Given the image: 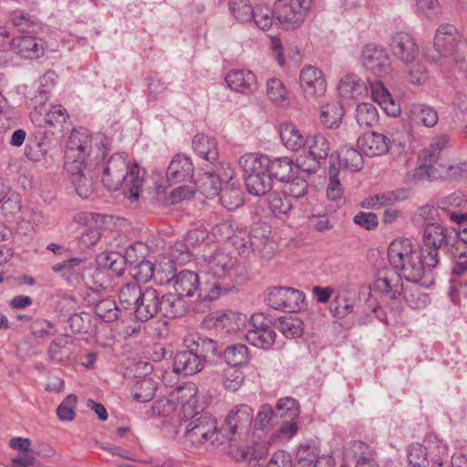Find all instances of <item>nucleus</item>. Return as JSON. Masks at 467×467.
Here are the masks:
<instances>
[{"instance_id":"obj_32","label":"nucleus","mask_w":467,"mask_h":467,"mask_svg":"<svg viewBox=\"0 0 467 467\" xmlns=\"http://www.w3.org/2000/svg\"><path fill=\"white\" fill-rule=\"evenodd\" d=\"M230 259L223 252H215L214 254L204 256L201 266L205 273L211 275L214 278H222L225 276L228 269Z\"/></svg>"},{"instance_id":"obj_60","label":"nucleus","mask_w":467,"mask_h":467,"mask_svg":"<svg viewBox=\"0 0 467 467\" xmlns=\"http://www.w3.org/2000/svg\"><path fill=\"white\" fill-rule=\"evenodd\" d=\"M465 203L466 198L462 192H454L447 196L439 198L436 202L437 207L446 212L449 217L451 212H455V209L462 207Z\"/></svg>"},{"instance_id":"obj_44","label":"nucleus","mask_w":467,"mask_h":467,"mask_svg":"<svg viewBox=\"0 0 467 467\" xmlns=\"http://www.w3.org/2000/svg\"><path fill=\"white\" fill-rule=\"evenodd\" d=\"M344 116L342 106L338 103H328L322 107L320 112V122L327 129L337 128Z\"/></svg>"},{"instance_id":"obj_34","label":"nucleus","mask_w":467,"mask_h":467,"mask_svg":"<svg viewBox=\"0 0 467 467\" xmlns=\"http://www.w3.org/2000/svg\"><path fill=\"white\" fill-rule=\"evenodd\" d=\"M194 151L212 164L217 161L219 154L217 144L213 138L204 134H197L192 140Z\"/></svg>"},{"instance_id":"obj_3","label":"nucleus","mask_w":467,"mask_h":467,"mask_svg":"<svg viewBox=\"0 0 467 467\" xmlns=\"http://www.w3.org/2000/svg\"><path fill=\"white\" fill-rule=\"evenodd\" d=\"M172 285L175 293L182 297L197 296L192 306V310L197 313L206 312L211 302L218 298L223 291L218 282L202 284L196 272L186 269L178 272Z\"/></svg>"},{"instance_id":"obj_5","label":"nucleus","mask_w":467,"mask_h":467,"mask_svg":"<svg viewBox=\"0 0 467 467\" xmlns=\"http://www.w3.org/2000/svg\"><path fill=\"white\" fill-rule=\"evenodd\" d=\"M455 235L451 229L439 223H426L421 229L419 250L423 262L428 266H438L441 261L440 251L448 249Z\"/></svg>"},{"instance_id":"obj_43","label":"nucleus","mask_w":467,"mask_h":467,"mask_svg":"<svg viewBox=\"0 0 467 467\" xmlns=\"http://www.w3.org/2000/svg\"><path fill=\"white\" fill-rule=\"evenodd\" d=\"M223 358L228 366L241 367L250 360L248 348L243 344L228 346L223 351Z\"/></svg>"},{"instance_id":"obj_37","label":"nucleus","mask_w":467,"mask_h":467,"mask_svg":"<svg viewBox=\"0 0 467 467\" xmlns=\"http://www.w3.org/2000/svg\"><path fill=\"white\" fill-rule=\"evenodd\" d=\"M280 139L285 148L292 151L300 150L306 143V139L298 128L292 123H285L281 126Z\"/></svg>"},{"instance_id":"obj_20","label":"nucleus","mask_w":467,"mask_h":467,"mask_svg":"<svg viewBox=\"0 0 467 467\" xmlns=\"http://www.w3.org/2000/svg\"><path fill=\"white\" fill-rule=\"evenodd\" d=\"M225 81L232 90L246 96L254 94L258 89L256 76L250 70H231L226 74Z\"/></svg>"},{"instance_id":"obj_64","label":"nucleus","mask_w":467,"mask_h":467,"mask_svg":"<svg viewBox=\"0 0 467 467\" xmlns=\"http://www.w3.org/2000/svg\"><path fill=\"white\" fill-rule=\"evenodd\" d=\"M244 374L237 367L228 366L223 372V385L230 391L237 390L244 382Z\"/></svg>"},{"instance_id":"obj_57","label":"nucleus","mask_w":467,"mask_h":467,"mask_svg":"<svg viewBox=\"0 0 467 467\" xmlns=\"http://www.w3.org/2000/svg\"><path fill=\"white\" fill-rule=\"evenodd\" d=\"M276 20L275 9L265 5H257L253 12L252 21L262 30L269 29Z\"/></svg>"},{"instance_id":"obj_23","label":"nucleus","mask_w":467,"mask_h":467,"mask_svg":"<svg viewBox=\"0 0 467 467\" xmlns=\"http://www.w3.org/2000/svg\"><path fill=\"white\" fill-rule=\"evenodd\" d=\"M436 266H428L421 257V253H416L410 257L402 261L400 265L394 266L395 270H400L399 275L408 282L418 284L422 276L431 272Z\"/></svg>"},{"instance_id":"obj_2","label":"nucleus","mask_w":467,"mask_h":467,"mask_svg":"<svg viewBox=\"0 0 467 467\" xmlns=\"http://www.w3.org/2000/svg\"><path fill=\"white\" fill-rule=\"evenodd\" d=\"M106 140L102 135L92 136L87 129H74L66 147V162L74 161L86 170H97L106 155Z\"/></svg>"},{"instance_id":"obj_59","label":"nucleus","mask_w":467,"mask_h":467,"mask_svg":"<svg viewBox=\"0 0 467 467\" xmlns=\"http://www.w3.org/2000/svg\"><path fill=\"white\" fill-rule=\"evenodd\" d=\"M339 168L337 167L336 162H331L328 178L329 182L327 187V196L332 201H338L343 195V187L338 179Z\"/></svg>"},{"instance_id":"obj_25","label":"nucleus","mask_w":467,"mask_h":467,"mask_svg":"<svg viewBox=\"0 0 467 467\" xmlns=\"http://www.w3.org/2000/svg\"><path fill=\"white\" fill-rule=\"evenodd\" d=\"M337 92L344 100H354L368 94V82L350 73L342 77L337 84Z\"/></svg>"},{"instance_id":"obj_29","label":"nucleus","mask_w":467,"mask_h":467,"mask_svg":"<svg viewBox=\"0 0 467 467\" xmlns=\"http://www.w3.org/2000/svg\"><path fill=\"white\" fill-rule=\"evenodd\" d=\"M189 310V306L177 293H167L160 297L159 312L167 318H178L184 316Z\"/></svg>"},{"instance_id":"obj_1","label":"nucleus","mask_w":467,"mask_h":467,"mask_svg":"<svg viewBox=\"0 0 467 467\" xmlns=\"http://www.w3.org/2000/svg\"><path fill=\"white\" fill-rule=\"evenodd\" d=\"M101 182L109 191L121 189L130 204H137L144 184L145 171L138 164H129L122 154L116 153L107 162H99Z\"/></svg>"},{"instance_id":"obj_55","label":"nucleus","mask_w":467,"mask_h":467,"mask_svg":"<svg viewBox=\"0 0 467 467\" xmlns=\"http://www.w3.org/2000/svg\"><path fill=\"white\" fill-rule=\"evenodd\" d=\"M268 203L271 212L276 216L285 215L293 208L290 197L282 192L270 193L268 196Z\"/></svg>"},{"instance_id":"obj_22","label":"nucleus","mask_w":467,"mask_h":467,"mask_svg":"<svg viewBox=\"0 0 467 467\" xmlns=\"http://www.w3.org/2000/svg\"><path fill=\"white\" fill-rule=\"evenodd\" d=\"M357 143L363 154L368 157H376L384 155L389 151L390 140L382 133L370 131L360 136Z\"/></svg>"},{"instance_id":"obj_19","label":"nucleus","mask_w":467,"mask_h":467,"mask_svg":"<svg viewBox=\"0 0 467 467\" xmlns=\"http://www.w3.org/2000/svg\"><path fill=\"white\" fill-rule=\"evenodd\" d=\"M140 298H139L131 314L140 322H146L159 313L160 295L152 287H147L141 290Z\"/></svg>"},{"instance_id":"obj_4","label":"nucleus","mask_w":467,"mask_h":467,"mask_svg":"<svg viewBox=\"0 0 467 467\" xmlns=\"http://www.w3.org/2000/svg\"><path fill=\"white\" fill-rule=\"evenodd\" d=\"M433 47L436 54L429 56L432 61L451 57L460 71L467 72V40L462 39L451 24H441L436 30Z\"/></svg>"},{"instance_id":"obj_28","label":"nucleus","mask_w":467,"mask_h":467,"mask_svg":"<svg viewBox=\"0 0 467 467\" xmlns=\"http://www.w3.org/2000/svg\"><path fill=\"white\" fill-rule=\"evenodd\" d=\"M446 253L454 262L451 268L453 275L461 276L467 272V240L455 235Z\"/></svg>"},{"instance_id":"obj_61","label":"nucleus","mask_w":467,"mask_h":467,"mask_svg":"<svg viewBox=\"0 0 467 467\" xmlns=\"http://www.w3.org/2000/svg\"><path fill=\"white\" fill-rule=\"evenodd\" d=\"M436 171L437 170L433 165L420 162L416 169L406 173L405 182L409 184H417L425 180L433 178Z\"/></svg>"},{"instance_id":"obj_51","label":"nucleus","mask_w":467,"mask_h":467,"mask_svg":"<svg viewBox=\"0 0 467 467\" xmlns=\"http://www.w3.org/2000/svg\"><path fill=\"white\" fill-rule=\"evenodd\" d=\"M279 331L287 338L299 337L303 333V323L294 316L281 317L277 319Z\"/></svg>"},{"instance_id":"obj_26","label":"nucleus","mask_w":467,"mask_h":467,"mask_svg":"<svg viewBox=\"0 0 467 467\" xmlns=\"http://www.w3.org/2000/svg\"><path fill=\"white\" fill-rule=\"evenodd\" d=\"M87 259L73 257L60 264L55 265L52 269L67 283L76 285L84 279L83 272L87 267Z\"/></svg>"},{"instance_id":"obj_40","label":"nucleus","mask_w":467,"mask_h":467,"mask_svg":"<svg viewBox=\"0 0 467 467\" xmlns=\"http://www.w3.org/2000/svg\"><path fill=\"white\" fill-rule=\"evenodd\" d=\"M177 274L176 263L171 259L163 258L154 266L153 280L155 284L164 286L173 284Z\"/></svg>"},{"instance_id":"obj_14","label":"nucleus","mask_w":467,"mask_h":467,"mask_svg":"<svg viewBox=\"0 0 467 467\" xmlns=\"http://www.w3.org/2000/svg\"><path fill=\"white\" fill-rule=\"evenodd\" d=\"M300 87L306 99L323 96L327 90L323 72L316 67L305 66L300 73Z\"/></svg>"},{"instance_id":"obj_15","label":"nucleus","mask_w":467,"mask_h":467,"mask_svg":"<svg viewBox=\"0 0 467 467\" xmlns=\"http://www.w3.org/2000/svg\"><path fill=\"white\" fill-rule=\"evenodd\" d=\"M374 290L389 299L398 298L403 292L400 275L394 269L383 268L377 274L373 284Z\"/></svg>"},{"instance_id":"obj_11","label":"nucleus","mask_w":467,"mask_h":467,"mask_svg":"<svg viewBox=\"0 0 467 467\" xmlns=\"http://www.w3.org/2000/svg\"><path fill=\"white\" fill-rule=\"evenodd\" d=\"M250 321L252 328L246 333V340L258 348L269 349L275 341L274 329L265 321L262 314L253 315Z\"/></svg>"},{"instance_id":"obj_36","label":"nucleus","mask_w":467,"mask_h":467,"mask_svg":"<svg viewBox=\"0 0 467 467\" xmlns=\"http://www.w3.org/2000/svg\"><path fill=\"white\" fill-rule=\"evenodd\" d=\"M416 254L411 242L407 238L394 240L389 246L388 257L390 265L399 266L405 259Z\"/></svg>"},{"instance_id":"obj_13","label":"nucleus","mask_w":467,"mask_h":467,"mask_svg":"<svg viewBox=\"0 0 467 467\" xmlns=\"http://www.w3.org/2000/svg\"><path fill=\"white\" fill-rule=\"evenodd\" d=\"M65 170L78 195L88 199L95 190L93 176L89 174L92 170H86L85 166L74 161L65 162Z\"/></svg>"},{"instance_id":"obj_7","label":"nucleus","mask_w":467,"mask_h":467,"mask_svg":"<svg viewBox=\"0 0 467 467\" xmlns=\"http://www.w3.org/2000/svg\"><path fill=\"white\" fill-rule=\"evenodd\" d=\"M312 0H276L275 14L277 23L285 30L299 27L311 8Z\"/></svg>"},{"instance_id":"obj_27","label":"nucleus","mask_w":467,"mask_h":467,"mask_svg":"<svg viewBox=\"0 0 467 467\" xmlns=\"http://www.w3.org/2000/svg\"><path fill=\"white\" fill-rule=\"evenodd\" d=\"M253 409L246 404H241L230 411L225 425L231 434L247 431L253 422Z\"/></svg>"},{"instance_id":"obj_21","label":"nucleus","mask_w":467,"mask_h":467,"mask_svg":"<svg viewBox=\"0 0 467 467\" xmlns=\"http://www.w3.org/2000/svg\"><path fill=\"white\" fill-rule=\"evenodd\" d=\"M194 166L190 157L177 154L171 161L166 177L170 184L191 182L193 178Z\"/></svg>"},{"instance_id":"obj_46","label":"nucleus","mask_w":467,"mask_h":467,"mask_svg":"<svg viewBox=\"0 0 467 467\" xmlns=\"http://www.w3.org/2000/svg\"><path fill=\"white\" fill-rule=\"evenodd\" d=\"M219 196L222 205L227 210H235L244 203L242 191L231 183H225Z\"/></svg>"},{"instance_id":"obj_49","label":"nucleus","mask_w":467,"mask_h":467,"mask_svg":"<svg viewBox=\"0 0 467 467\" xmlns=\"http://www.w3.org/2000/svg\"><path fill=\"white\" fill-rule=\"evenodd\" d=\"M356 120L360 127H373L379 121L377 108L371 103L358 104L356 109Z\"/></svg>"},{"instance_id":"obj_45","label":"nucleus","mask_w":467,"mask_h":467,"mask_svg":"<svg viewBox=\"0 0 467 467\" xmlns=\"http://www.w3.org/2000/svg\"><path fill=\"white\" fill-rule=\"evenodd\" d=\"M156 389L157 387L152 379L143 378L135 382L131 393L136 401L149 402L154 398Z\"/></svg>"},{"instance_id":"obj_54","label":"nucleus","mask_w":467,"mask_h":467,"mask_svg":"<svg viewBox=\"0 0 467 467\" xmlns=\"http://www.w3.org/2000/svg\"><path fill=\"white\" fill-rule=\"evenodd\" d=\"M229 10L234 19L240 23L252 22L254 9L248 0H230Z\"/></svg>"},{"instance_id":"obj_50","label":"nucleus","mask_w":467,"mask_h":467,"mask_svg":"<svg viewBox=\"0 0 467 467\" xmlns=\"http://www.w3.org/2000/svg\"><path fill=\"white\" fill-rule=\"evenodd\" d=\"M121 311L116 302L109 298L101 299L95 305V313L105 322L117 320Z\"/></svg>"},{"instance_id":"obj_10","label":"nucleus","mask_w":467,"mask_h":467,"mask_svg":"<svg viewBox=\"0 0 467 467\" xmlns=\"http://www.w3.org/2000/svg\"><path fill=\"white\" fill-rule=\"evenodd\" d=\"M217 429L216 420L208 413H195L186 426L185 435L193 444L210 441Z\"/></svg>"},{"instance_id":"obj_18","label":"nucleus","mask_w":467,"mask_h":467,"mask_svg":"<svg viewBox=\"0 0 467 467\" xmlns=\"http://www.w3.org/2000/svg\"><path fill=\"white\" fill-rule=\"evenodd\" d=\"M74 222L86 227L81 233L80 242L86 245H93L100 239L102 217L99 213H79L74 217Z\"/></svg>"},{"instance_id":"obj_8","label":"nucleus","mask_w":467,"mask_h":467,"mask_svg":"<svg viewBox=\"0 0 467 467\" xmlns=\"http://www.w3.org/2000/svg\"><path fill=\"white\" fill-rule=\"evenodd\" d=\"M304 300L302 291L285 286L271 287L265 296V302L270 307L290 313L300 310Z\"/></svg>"},{"instance_id":"obj_58","label":"nucleus","mask_w":467,"mask_h":467,"mask_svg":"<svg viewBox=\"0 0 467 467\" xmlns=\"http://www.w3.org/2000/svg\"><path fill=\"white\" fill-rule=\"evenodd\" d=\"M70 337L68 335H60L55 338L48 348L47 355L51 360L62 361L68 356L67 345L70 343Z\"/></svg>"},{"instance_id":"obj_48","label":"nucleus","mask_w":467,"mask_h":467,"mask_svg":"<svg viewBox=\"0 0 467 467\" xmlns=\"http://www.w3.org/2000/svg\"><path fill=\"white\" fill-rule=\"evenodd\" d=\"M403 294L406 304L411 309H422L431 303L429 295L424 293L421 287L415 285L411 287H406L403 290Z\"/></svg>"},{"instance_id":"obj_63","label":"nucleus","mask_w":467,"mask_h":467,"mask_svg":"<svg viewBox=\"0 0 467 467\" xmlns=\"http://www.w3.org/2000/svg\"><path fill=\"white\" fill-rule=\"evenodd\" d=\"M266 94L271 100L284 104L287 100V92L284 83L277 78H272L266 82Z\"/></svg>"},{"instance_id":"obj_6","label":"nucleus","mask_w":467,"mask_h":467,"mask_svg":"<svg viewBox=\"0 0 467 467\" xmlns=\"http://www.w3.org/2000/svg\"><path fill=\"white\" fill-rule=\"evenodd\" d=\"M267 163L268 157L263 154L249 153L240 158L239 164L243 170L245 186L250 194L263 196L272 189L273 178L267 172Z\"/></svg>"},{"instance_id":"obj_42","label":"nucleus","mask_w":467,"mask_h":467,"mask_svg":"<svg viewBox=\"0 0 467 467\" xmlns=\"http://www.w3.org/2000/svg\"><path fill=\"white\" fill-rule=\"evenodd\" d=\"M337 167L340 169L343 166L346 169L353 171H360L363 167L362 152L358 150L349 147H343L339 152H337Z\"/></svg>"},{"instance_id":"obj_38","label":"nucleus","mask_w":467,"mask_h":467,"mask_svg":"<svg viewBox=\"0 0 467 467\" xmlns=\"http://www.w3.org/2000/svg\"><path fill=\"white\" fill-rule=\"evenodd\" d=\"M10 21L21 33V35L36 34L40 29L38 20L29 13L23 10H16L10 14Z\"/></svg>"},{"instance_id":"obj_52","label":"nucleus","mask_w":467,"mask_h":467,"mask_svg":"<svg viewBox=\"0 0 467 467\" xmlns=\"http://www.w3.org/2000/svg\"><path fill=\"white\" fill-rule=\"evenodd\" d=\"M222 188L221 180L215 174L214 171H207L203 173L200 185L201 192L203 195L207 198H214L219 195Z\"/></svg>"},{"instance_id":"obj_35","label":"nucleus","mask_w":467,"mask_h":467,"mask_svg":"<svg viewBox=\"0 0 467 467\" xmlns=\"http://www.w3.org/2000/svg\"><path fill=\"white\" fill-rule=\"evenodd\" d=\"M229 454L236 461H258L266 454V448L264 444L254 446L238 445L230 440Z\"/></svg>"},{"instance_id":"obj_62","label":"nucleus","mask_w":467,"mask_h":467,"mask_svg":"<svg viewBox=\"0 0 467 467\" xmlns=\"http://www.w3.org/2000/svg\"><path fill=\"white\" fill-rule=\"evenodd\" d=\"M277 414L268 404L261 407L254 420V428L256 430L268 431L274 424H275Z\"/></svg>"},{"instance_id":"obj_31","label":"nucleus","mask_w":467,"mask_h":467,"mask_svg":"<svg viewBox=\"0 0 467 467\" xmlns=\"http://www.w3.org/2000/svg\"><path fill=\"white\" fill-rule=\"evenodd\" d=\"M266 170L273 179L275 178L280 182H288L296 173H299L302 168L301 163L296 165L291 159L284 157L275 158L272 161L268 159Z\"/></svg>"},{"instance_id":"obj_41","label":"nucleus","mask_w":467,"mask_h":467,"mask_svg":"<svg viewBox=\"0 0 467 467\" xmlns=\"http://www.w3.org/2000/svg\"><path fill=\"white\" fill-rule=\"evenodd\" d=\"M141 293V288L136 282L123 285L119 292V302L121 310L132 313Z\"/></svg>"},{"instance_id":"obj_16","label":"nucleus","mask_w":467,"mask_h":467,"mask_svg":"<svg viewBox=\"0 0 467 467\" xmlns=\"http://www.w3.org/2000/svg\"><path fill=\"white\" fill-rule=\"evenodd\" d=\"M36 35L26 34L14 37L10 42L12 50L26 59L41 57L45 54L46 45L45 41Z\"/></svg>"},{"instance_id":"obj_56","label":"nucleus","mask_w":467,"mask_h":467,"mask_svg":"<svg viewBox=\"0 0 467 467\" xmlns=\"http://www.w3.org/2000/svg\"><path fill=\"white\" fill-rule=\"evenodd\" d=\"M277 418L295 420L299 415L298 402L292 398L280 399L275 405Z\"/></svg>"},{"instance_id":"obj_9","label":"nucleus","mask_w":467,"mask_h":467,"mask_svg":"<svg viewBox=\"0 0 467 467\" xmlns=\"http://www.w3.org/2000/svg\"><path fill=\"white\" fill-rule=\"evenodd\" d=\"M361 64L377 77H385L391 71V62L386 49L376 44H368L363 47Z\"/></svg>"},{"instance_id":"obj_24","label":"nucleus","mask_w":467,"mask_h":467,"mask_svg":"<svg viewBox=\"0 0 467 467\" xmlns=\"http://www.w3.org/2000/svg\"><path fill=\"white\" fill-rule=\"evenodd\" d=\"M204 367L202 358L192 351L191 348L178 351L173 358V370L177 374L192 376L200 372Z\"/></svg>"},{"instance_id":"obj_12","label":"nucleus","mask_w":467,"mask_h":467,"mask_svg":"<svg viewBox=\"0 0 467 467\" xmlns=\"http://www.w3.org/2000/svg\"><path fill=\"white\" fill-rule=\"evenodd\" d=\"M389 46L391 54L402 63H413L419 56V47L414 37L405 32H397L390 36Z\"/></svg>"},{"instance_id":"obj_30","label":"nucleus","mask_w":467,"mask_h":467,"mask_svg":"<svg viewBox=\"0 0 467 467\" xmlns=\"http://www.w3.org/2000/svg\"><path fill=\"white\" fill-rule=\"evenodd\" d=\"M185 342L186 348H191L199 358H202L204 363L209 359L213 360L221 354L217 343L207 337L192 336Z\"/></svg>"},{"instance_id":"obj_47","label":"nucleus","mask_w":467,"mask_h":467,"mask_svg":"<svg viewBox=\"0 0 467 467\" xmlns=\"http://www.w3.org/2000/svg\"><path fill=\"white\" fill-rule=\"evenodd\" d=\"M413 120L427 128L434 127L439 120V115L436 109L425 104L413 106L411 109Z\"/></svg>"},{"instance_id":"obj_39","label":"nucleus","mask_w":467,"mask_h":467,"mask_svg":"<svg viewBox=\"0 0 467 467\" xmlns=\"http://www.w3.org/2000/svg\"><path fill=\"white\" fill-rule=\"evenodd\" d=\"M134 254V245H130L126 249V254L124 256L117 253L108 254L105 257V262L103 263L102 266L112 271L118 276H120L124 274L125 265L127 264L130 265L134 263L132 260Z\"/></svg>"},{"instance_id":"obj_17","label":"nucleus","mask_w":467,"mask_h":467,"mask_svg":"<svg viewBox=\"0 0 467 467\" xmlns=\"http://www.w3.org/2000/svg\"><path fill=\"white\" fill-rule=\"evenodd\" d=\"M306 145L308 148L309 155L312 157V162L308 165L301 163L302 172L315 173L319 168V161L328 156L330 145L327 139L320 133L308 136Z\"/></svg>"},{"instance_id":"obj_53","label":"nucleus","mask_w":467,"mask_h":467,"mask_svg":"<svg viewBox=\"0 0 467 467\" xmlns=\"http://www.w3.org/2000/svg\"><path fill=\"white\" fill-rule=\"evenodd\" d=\"M130 275L136 283H148L154 278V266L151 262L142 259L139 263L133 260Z\"/></svg>"},{"instance_id":"obj_33","label":"nucleus","mask_w":467,"mask_h":467,"mask_svg":"<svg viewBox=\"0 0 467 467\" xmlns=\"http://www.w3.org/2000/svg\"><path fill=\"white\" fill-rule=\"evenodd\" d=\"M371 97L388 115L397 116L400 113V108L394 103L390 93L384 87L382 82H368Z\"/></svg>"}]
</instances>
